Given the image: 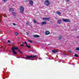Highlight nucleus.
<instances>
[{
    "instance_id": "1",
    "label": "nucleus",
    "mask_w": 79,
    "mask_h": 79,
    "mask_svg": "<svg viewBox=\"0 0 79 79\" xmlns=\"http://www.w3.org/2000/svg\"><path fill=\"white\" fill-rule=\"evenodd\" d=\"M18 49V47H13L12 48V53L14 54V55H16L17 54V53L15 52V50H17Z\"/></svg>"
},
{
    "instance_id": "2",
    "label": "nucleus",
    "mask_w": 79,
    "mask_h": 79,
    "mask_svg": "<svg viewBox=\"0 0 79 79\" xmlns=\"http://www.w3.org/2000/svg\"><path fill=\"white\" fill-rule=\"evenodd\" d=\"M37 56V55L35 56H27V57H24V59H25V60H30V58H35Z\"/></svg>"
},
{
    "instance_id": "3",
    "label": "nucleus",
    "mask_w": 79,
    "mask_h": 79,
    "mask_svg": "<svg viewBox=\"0 0 79 79\" xmlns=\"http://www.w3.org/2000/svg\"><path fill=\"white\" fill-rule=\"evenodd\" d=\"M24 11V8L23 6H21L20 7V11L21 13H23Z\"/></svg>"
},
{
    "instance_id": "4",
    "label": "nucleus",
    "mask_w": 79,
    "mask_h": 79,
    "mask_svg": "<svg viewBox=\"0 0 79 79\" xmlns=\"http://www.w3.org/2000/svg\"><path fill=\"white\" fill-rule=\"evenodd\" d=\"M45 4L47 6H48L49 5H50V2L48 0H46L44 2Z\"/></svg>"
},
{
    "instance_id": "5",
    "label": "nucleus",
    "mask_w": 79,
    "mask_h": 79,
    "mask_svg": "<svg viewBox=\"0 0 79 79\" xmlns=\"http://www.w3.org/2000/svg\"><path fill=\"white\" fill-rule=\"evenodd\" d=\"M52 52L53 53H58V51L56 50H53L52 51Z\"/></svg>"
},
{
    "instance_id": "6",
    "label": "nucleus",
    "mask_w": 79,
    "mask_h": 79,
    "mask_svg": "<svg viewBox=\"0 0 79 79\" xmlns=\"http://www.w3.org/2000/svg\"><path fill=\"white\" fill-rule=\"evenodd\" d=\"M63 21L64 22H69V20L68 19H63Z\"/></svg>"
},
{
    "instance_id": "7",
    "label": "nucleus",
    "mask_w": 79,
    "mask_h": 79,
    "mask_svg": "<svg viewBox=\"0 0 79 79\" xmlns=\"http://www.w3.org/2000/svg\"><path fill=\"white\" fill-rule=\"evenodd\" d=\"M43 19L44 21H48V19H50L48 18H44Z\"/></svg>"
},
{
    "instance_id": "8",
    "label": "nucleus",
    "mask_w": 79,
    "mask_h": 79,
    "mask_svg": "<svg viewBox=\"0 0 79 79\" xmlns=\"http://www.w3.org/2000/svg\"><path fill=\"white\" fill-rule=\"evenodd\" d=\"M9 11L10 12H12V11H13V8H9Z\"/></svg>"
},
{
    "instance_id": "9",
    "label": "nucleus",
    "mask_w": 79,
    "mask_h": 79,
    "mask_svg": "<svg viewBox=\"0 0 79 79\" xmlns=\"http://www.w3.org/2000/svg\"><path fill=\"white\" fill-rule=\"evenodd\" d=\"M45 35H48L49 34H50V33L49 31H46L45 32Z\"/></svg>"
},
{
    "instance_id": "10",
    "label": "nucleus",
    "mask_w": 79,
    "mask_h": 79,
    "mask_svg": "<svg viewBox=\"0 0 79 79\" xmlns=\"http://www.w3.org/2000/svg\"><path fill=\"white\" fill-rule=\"evenodd\" d=\"M33 37L35 38H37V37H39V35H34Z\"/></svg>"
},
{
    "instance_id": "11",
    "label": "nucleus",
    "mask_w": 79,
    "mask_h": 79,
    "mask_svg": "<svg viewBox=\"0 0 79 79\" xmlns=\"http://www.w3.org/2000/svg\"><path fill=\"white\" fill-rule=\"evenodd\" d=\"M47 24V22L45 21H44L42 22L41 23V25H44V24Z\"/></svg>"
},
{
    "instance_id": "12",
    "label": "nucleus",
    "mask_w": 79,
    "mask_h": 79,
    "mask_svg": "<svg viewBox=\"0 0 79 79\" xmlns=\"http://www.w3.org/2000/svg\"><path fill=\"white\" fill-rule=\"evenodd\" d=\"M62 22V21H61V20H58L57 22L58 24H60Z\"/></svg>"
},
{
    "instance_id": "13",
    "label": "nucleus",
    "mask_w": 79,
    "mask_h": 79,
    "mask_svg": "<svg viewBox=\"0 0 79 79\" xmlns=\"http://www.w3.org/2000/svg\"><path fill=\"white\" fill-rule=\"evenodd\" d=\"M62 38V36L60 35L58 38V40H61V39Z\"/></svg>"
},
{
    "instance_id": "14",
    "label": "nucleus",
    "mask_w": 79,
    "mask_h": 79,
    "mask_svg": "<svg viewBox=\"0 0 79 79\" xmlns=\"http://www.w3.org/2000/svg\"><path fill=\"white\" fill-rule=\"evenodd\" d=\"M30 5H33V1H31L30 2Z\"/></svg>"
},
{
    "instance_id": "15",
    "label": "nucleus",
    "mask_w": 79,
    "mask_h": 79,
    "mask_svg": "<svg viewBox=\"0 0 79 79\" xmlns=\"http://www.w3.org/2000/svg\"><path fill=\"white\" fill-rule=\"evenodd\" d=\"M12 14L14 16H15V15H16V13L15 12H12Z\"/></svg>"
},
{
    "instance_id": "16",
    "label": "nucleus",
    "mask_w": 79,
    "mask_h": 79,
    "mask_svg": "<svg viewBox=\"0 0 79 79\" xmlns=\"http://www.w3.org/2000/svg\"><path fill=\"white\" fill-rule=\"evenodd\" d=\"M57 14H58V15H61V13L60 12H59V11H57Z\"/></svg>"
},
{
    "instance_id": "17",
    "label": "nucleus",
    "mask_w": 79,
    "mask_h": 79,
    "mask_svg": "<svg viewBox=\"0 0 79 79\" xmlns=\"http://www.w3.org/2000/svg\"><path fill=\"white\" fill-rule=\"evenodd\" d=\"M74 56H75V57H78V55L76 54L74 55Z\"/></svg>"
},
{
    "instance_id": "18",
    "label": "nucleus",
    "mask_w": 79,
    "mask_h": 79,
    "mask_svg": "<svg viewBox=\"0 0 79 79\" xmlns=\"http://www.w3.org/2000/svg\"><path fill=\"white\" fill-rule=\"evenodd\" d=\"M7 0H3V2L4 3H6V2H7Z\"/></svg>"
},
{
    "instance_id": "19",
    "label": "nucleus",
    "mask_w": 79,
    "mask_h": 79,
    "mask_svg": "<svg viewBox=\"0 0 79 79\" xmlns=\"http://www.w3.org/2000/svg\"><path fill=\"white\" fill-rule=\"evenodd\" d=\"M33 22L34 23H37V21L36 20H35V19H34Z\"/></svg>"
},
{
    "instance_id": "20",
    "label": "nucleus",
    "mask_w": 79,
    "mask_h": 79,
    "mask_svg": "<svg viewBox=\"0 0 79 79\" xmlns=\"http://www.w3.org/2000/svg\"><path fill=\"white\" fill-rule=\"evenodd\" d=\"M26 47H28V48H31V46H29L28 45H26Z\"/></svg>"
},
{
    "instance_id": "21",
    "label": "nucleus",
    "mask_w": 79,
    "mask_h": 79,
    "mask_svg": "<svg viewBox=\"0 0 79 79\" xmlns=\"http://www.w3.org/2000/svg\"><path fill=\"white\" fill-rule=\"evenodd\" d=\"M29 23L28 21H27L26 23V25H29Z\"/></svg>"
},
{
    "instance_id": "22",
    "label": "nucleus",
    "mask_w": 79,
    "mask_h": 79,
    "mask_svg": "<svg viewBox=\"0 0 79 79\" xmlns=\"http://www.w3.org/2000/svg\"><path fill=\"white\" fill-rule=\"evenodd\" d=\"M15 34L16 35H18V33L17 32H15Z\"/></svg>"
},
{
    "instance_id": "23",
    "label": "nucleus",
    "mask_w": 79,
    "mask_h": 79,
    "mask_svg": "<svg viewBox=\"0 0 79 79\" xmlns=\"http://www.w3.org/2000/svg\"><path fill=\"white\" fill-rule=\"evenodd\" d=\"M76 50H77L78 51H79V47L77 48Z\"/></svg>"
},
{
    "instance_id": "24",
    "label": "nucleus",
    "mask_w": 79,
    "mask_h": 79,
    "mask_svg": "<svg viewBox=\"0 0 79 79\" xmlns=\"http://www.w3.org/2000/svg\"><path fill=\"white\" fill-rule=\"evenodd\" d=\"M18 51L19 52H20V53H22V54L23 53V52H21V51L19 50H18Z\"/></svg>"
},
{
    "instance_id": "25",
    "label": "nucleus",
    "mask_w": 79,
    "mask_h": 79,
    "mask_svg": "<svg viewBox=\"0 0 79 79\" xmlns=\"http://www.w3.org/2000/svg\"><path fill=\"white\" fill-rule=\"evenodd\" d=\"M28 41L29 42H31V43H32V41L31 40H28Z\"/></svg>"
},
{
    "instance_id": "26",
    "label": "nucleus",
    "mask_w": 79,
    "mask_h": 79,
    "mask_svg": "<svg viewBox=\"0 0 79 79\" xmlns=\"http://www.w3.org/2000/svg\"><path fill=\"white\" fill-rule=\"evenodd\" d=\"M24 44H26V45H27V42H24Z\"/></svg>"
},
{
    "instance_id": "27",
    "label": "nucleus",
    "mask_w": 79,
    "mask_h": 79,
    "mask_svg": "<svg viewBox=\"0 0 79 79\" xmlns=\"http://www.w3.org/2000/svg\"><path fill=\"white\" fill-rule=\"evenodd\" d=\"M8 43H11V41H10V40H8Z\"/></svg>"
},
{
    "instance_id": "28",
    "label": "nucleus",
    "mask_w": 79,
    "mask_h": 79,
    "mask_svg": "<svg viewBox=\"0 0 79 79\" xmlns=\"http://www.w3.org/2000/svg\"><path fill=\"white\" fill-rule=\"evenodd\" d=\"M68 52H70L71 53H72V51L71 50L68 51Z\"/></svg>"
},
{
    "instance_id": "29",
    "label": "nucleus",
    "mask_w": 79,
    "mask_h": 79,
    "mask_svg": "<svg viewBox=\"0 0 79 79\" xmlns=\"http://www.w3.org/2000/svg\"><path fill=\"white\" fill-rule=\"evenodd\" d=\"M20 46L21 47H23L24 46V45H23V44H22L20 45Z\"/></svg>"
},
{
    "instance_id": "30",
    "label": "nucleus",
    "mask_w": 79,
    "mask_h": 79,
    "mask_svg": "<svg viewBox=\"0 0 79 79\" xmlns=\"http://www.w3.org/2000/svg\"><path fill=\"white\" fill-rule=\"evenodd\" d=\"M2 18V16H0V19ZM1 23V19H0V23Z\"/></svg>"
},
{
    "instance_id": "31",
    "label": "nucleus",
    "mask_w": 79,
    "mask_h": 79,
    "mask_svg": "<svg viewBox=\"0 0 79 79\" xmlns=\"http://www.w3.org/2000/svg\"><path fill=\"white\" fill-rule=\"evenodd\" d=\"M13 25L14 26H16V24H15V23H13Z\"/></svg>"
},
{
    "instance_id": "32",
    "label": "nucleus",
    "mask_w": 79,
    "mask_h": 79,
    "mask_svg": "<svg viewBox=\"0 0 79 79\" xmlns=\"http://www.w3.org/2000/svg\"><path fill=\"white\" fill-rule=\"evenodd\" d=\"M66 54H65L64 55V56H66Z\"/></svg>"
},
{
    "instance_id": "33",
    "label": "nucleus",
    "mask_w": 79,
    "mask_h": 79,
    "mask_svg": "<svg viewBox=\"0 0 79 79\" xmlns=\"http://www.w3.org/2000/svg\"><path fill=\"white\" fill-rule=\"evenodd\" d=\"M25 1L26 2H27V0H25Z\"/></svg>"
},
{
    "instance_id": "34",
    "label": "nucleus",
    "mask_w": 79,
    "mask_h": 79,
    "mask_svg": "<svg viewBox=\"0 0 79 79\" xmlns=\"http://www.w3.org/2000/svg\"><path fill=\"white\" fill-rule=\"evenodd\" d=\"M67 2H69V0H67Z\"/></svg>"
},
{
    "instance_id": "35",
    "label": "nucleus",
    "mask_w": 79,
    "mask_h": 79,
    "mask_svg": "<svg viewBox=\"0 0 79 79\" xmlns=\"http://www.w3.org/2000/svg\"><path fill=\"white\" fill-rule=\"evenodd\" d=\"M13 45H14V44H15V43H13L12 44Z\"/></svg>"
},
{
    "instance_id": "36",
    "label": "nucleus",
    "mask_w": 79,
    "mask_h": 79,
    "mask_svg": "<svg viewBox=\"0 0 79 79\" xmlns=\"http://www.w3.org/2000/svg\"><path fill=\"white\" fill-rule=\"evenodd\" d=\"M31 52H34V51H31Z\"/></svg>"
},
{
    "instance_id": "37",
    "label": "nucleus",
    "mask_w": 79,
    "mask_h": 79,
    "mask_svg": "<svg viewBox=\"0 0 79 79\" xmlns=\"http://www.w3.org/2000/svg\"><path fill=\"white\" fill-rule=\"evenodd\" d=\"M28 1H31V0H28Z\"/></svg>"
},
{
    "instance_id": "38",
    "label": "nucleus",
    "mask_w": 79,
    "mask_h": 79,
    "mask_svg": "<svg viewBox=\"0 0 79 79\" xmlns=\"http://www.w3.org/2000/svg\"><path fill=\"white\" fill-rule=\"evenodd\" d=\"M39 60H40V59L39 58Z\"/></svg>"
},
{
    "instance_id": "39",
    "label": "nucleus",
    "mask_w": 79,
    "mask_h": 79,
    "mask_svg": "<svg viewBox=\"0 0 79 79\" xmlns=\"http://www.w3.org/2000/svg\"><path fill=\"white\" fill-rule=\"evenodd\" d=\"M1 32V31L0 30V33Z\"/></svg>"
},
{
    "instance_id": "40",
    "label": "nucleus",
    "mask_w": 79,
    "mask_h": 79,
    "mask_svg": "<svg viewBox=\"0 0 79 79\" xmlns=\"http://www.w3.org/2000/svg\"><path fill=\"white\" fill-rule=\"evenodd\" d=\"M18 58H20V57H18Z\"/></svg>"
},
{
    "instance_id": "41",
    "label": "nucleus",
    "mask_w": 79,
    "mask_h": 79,
    "mask_svg": "<svg viewBox=\"0 0 79 79\" xmlns=\"http://www.w3.org/2000/svg\"><path fill=\"white\" fill-rule=\"evenodd\" d=\"M56 19H57V18H56Z\"/></svg>"
},
{
    "instance_id": "42",
    "label": "nucleus",
    "mask_w": 79,
    "mask_h": 79,
    "mask_svg": "<svg viewBox=\"0 0 79 79\" xmlns=\"http://www.w3.org/2000/svg\"><path fill=\"white\" fill-rule=\"evenodd\" d=\"M77 37H78V36H77Z\"/></svg>"
}]
</instances>
